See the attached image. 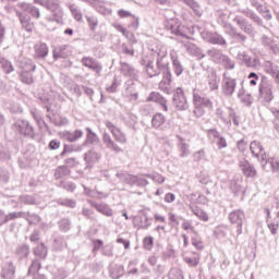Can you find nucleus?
<instances>
[{"instance_id":"f257e3e1","label":"nucleus","mask_w":279,"mask_h":279,"mask_svg":"<svg viewBox=\"0 0 279 279\" xmlns=\"http://www.w3.org/2000/svg\"><path fill=\"white\" fill-rule=\"evenodd\" d=\"M193 104L195 117H204L206 112L213 110V100L203 96L198 90H193Z\"/></svg>"},{"instance_id":"f03ea898","label":"nucleus","mask_w":279,"mask_h":279,"mask_svg":"<svg viewBox=\"0 0 279 279\" xmlns=\"http://www.w3.org/2000/svg\"><path fill=\"white\" fill-rule=\"evenodd\" d=\"M43 8H46V10H49L52 12L53 21L58 23L59 25L62 24V17L64 16V11H62V8L60 7L59 0H44L41 2Z\"/></svg>"},{"instance_id":"7ed1b4c3","label":"nucleus","mask_w":279,"mask_h":279,"mask_svg":"<svg viewBox=\"0 0 279 279\" xmlns=\"http://www.w3.org/2000/svg\"><path fill=\"white\" fill-rule=\"evenodd\" d=\"M13 128L15 132H19V134L25 136L26 138H36V130L27 120H17L13 124Z\"/></svg>"},{"instance_id":"20e7f679","label":"nucleus","mask_w":279,"mask_h":279,"mask_svg":"<svg viewBox=\"0 0 279 279\" xmlns=\"http://www.w3.org/2000/svg\"><path fill=\"white\" fill-rule=\"evenodd\" d=\"M117 178H119L121 182L129 184V186H147V184H149V181H147V179H143L138 175H133L124 171L118 172Z\"/></svg>"},{"instance_id":"39448f33","label":"nucleus","mask_w":279,"mask_h":279,"mask_svg":"<svg viewBox=\"0 0 279 279\" xmlns=\"http://www.w3.org/2000/svg\"><path fill=\"white\" fill-rule=\"evenodd\" d=\"M236 90V78H232L228 75V72L223 73L221 81V93L225 97H232Z\"/></svg>"},{"instance_id":"423d86ee","label":"nucleus","mask_w":279,"mask_h":279,"mask_svg":"<svg viewBox=\"0 0 279 279\" xmlns=\"http://www.w3.org/2000/svg\"><path fill=\"white\" fill-rule=\"evenodd\" d=\"M274 84L267 80L266 76H263L259 83V95L264 98V101L269 104L274 99Z\"/></svg>"},{"instance_id":"0eeeda50","label":"nucleus","mask_w":279,"mask_h":279,"mask_svg":"<svg viewBox=\"0 0 279 279\" xmlns=\"http://www.w3.org/2000/svg\"><path fill=\"white\" fill-rule=\"evenodd\" d=\"M202 39L206 40L210 45H219L220 47H228V41H226V38L223 36L219 35L217 32H208L203 31L201 33Z\"/></svg>"},{"instance_id":"6e6552de","label":"nucleus","mask_w":279,"mask_h":279,"mask_svg":"<svg viewBox=\"0 0 279 279\" xmlns=\"http://www.w3.org/2000/svg\"><path fill=\"white\" fill-rule=\"evenodd\" d=\"M172 104L177 110H189V101L182 87H178L174 90Z\"/></svg>"},{"instance_id":"1a4fd4ad","label":"nucleus","mask_w":279,"mask_h":279,"mask_svg":"<svg viewBox=\"0 0 279 279\" xmlns=\"http://www.w3.org/2000/svg\"><path fill=\"white\" fill-rule=\"evenodd\" d=\"M245 220V213L241 209L233 210L229 214V221L236 226L238 234H243V221Z\"/></svg>"},{"instance_id":"9d476101","label":"nucleus","mask_w":279,"mask_h":279,"mask_svg":"<svg viewBox=\"0 0 279 279\" xmlns=\"http://www.w3.org/2000/svg\"><path fill=\"white\" fill-rule=\"evenodd\" d=\"M165 27L168 32H171L174 36H180L181 38H186V27L175 23V21L170 20L165 23Z\"/></svg>"},{"instance_id":"9b49d317","label":"nucleus","mask_w":279,"mask_h":279,"mask_svg":"<svg viewBox=\"0 0 279 279\" xmlns=\"http://www.w3.org/2000/svg\"><path fill=\"white\" fill-rule=\"evenodd\" d=\"M170 69L171 68H169V65H163L161 68V65L158 64V61H156V65H154V61H149L146 64V73L148 77H157V75H160V73L163 75Z\"/></svg>"},{"instance_id":"f8f14e48","label":"nucleus","mask_w":279,"mask_h":279,"mask_svg":"<svg viewBox=\"0 0 279 279\" xmlns=\"http://www.w3.org/2000/svg\"><path fill=\"white\" fill-rule=\"evenodd\" d=\"M250 149H251V154H253L255 156V158H257V160H259L260 162H265V160H267V155L265 153V148L263 147L260 142L253 141L250 144Z\"/></svg>"},{"instance_id":"ddd939ff","label":"nucleus","mask_w":279,"mask_h":279,"mask_svg":"<svg viewBox=\"0 0 279 279\" xmlns=\"http://www.w3.org/2000/svg\"><path fill=\"white\" fill-rule=\"evenodd\" d=\"M120 73L124 75V77H131V80H136L138 77V71L134 68V65L120 61Z\"/></svg>"},{"instance_id":"4468645a","label":"nucleus","mask_w":279,"mask_h":279,"mask_svg":"<svg viewBox=\"0 0 279 279\" xmlns=\"http://www.w3.org/2000/svg\"><path fill=\"white\" fill-rule=\"evenodd\" d=\"M169 57L172 61L173 72L177 77H180L182 73H184V65L180 62V57L178 56V51L174 49L170 50Z\"/></svg>"},{"instance_id":"2eb2a0df","label":"nucleus","mask_w":279,"mask_h":279,"mask_svg":"<svg viewBox=\"0 0 279 279\" xmlns=\"http://www.w3.org/2000/svg\"><path fill=\"white\" fill-rule=\"evenodd\" d=\"M102 143L109 151H113L114 154H122L123 151V148H121L108 133L102 134Z\"/></svg>"},{"instance_id":"dca6fc26","label":"nucleus","mask_w":279,"mask_h":279,"mask_svg":"<svg viewBox=\"0 0 279 279\" xmlns=\"http://www.w3.org/2000/svg\"><path fill=\"white\" fill-rule=\"evenodd\" d=\"M233 22L236 23L238 27H240L244 34H254V27H252V24H250V22H247L242 15H235L233 17Z\"/></svg>"},{"instance_id":"f3484780","label":"nucleus","mask_w":279,"mask_h":279,"mask_svg":"<svg viewBox=\"0 0 279 279\" xmlns=\"http://www.w3.org/2000/svg\"><path fill=\"white\" fill-rule=\"evenodd\" d=\"M239 167L246 178H256V168H254V165L246 159L240 160Z\"/></svg>"},{"instance_id":"a211bd4d","label":"nucleus","mask_w":279,"mask_h":279,"mask_svg":"<svg viewBox=\"0 0 279 279\" xmlns=\"http://www.w3.org/2000/svg\"><path fill=\"white\" fill-rule=\"evenodd\" d=\"M82 64L83 66H86L87 69H90L92 71L97 73V75H101L102 66L97 62V60L90 57H85L82 59Z\"/></svg>"},{"instance_id":"6ab92c4d","label":"nucleus","mask_w":279,"mask_h":279,"mask_svg":"<svg viewBox=\"0 0 279 279\" xmlns=\"http://www.w3.org/2000/svg\"><path fill=\"white\" fill-rule=\"evenodd\" d=\"M155 53L157 56V64L161 68H163L165 65L166 66H169V63L168 61H166V58H167V47L165 46H157L156 49H155Z\"/></svg>"},{"instance_id":"aec40b11","label":"nucleus","mask_w":279,"mask_h":279,"mask_svg":"<svg viewBox=\"0 0 279 279\" xmlns=\"http://www.w3.org/2000/svg\"><path fill=\"white\" fill-rule=\"evenodd\" d=\"M147 101H154L159 104L165 112H168L169 107L167 106V100L158 92H151L147 98Z\"/></svg>"},{"instance_id":"412c9836","label":"nucleus","mask_w":279,"mask_h":279,"mask_svg":"<svg viewBox=\"0 0 279 279\" xmlns=\"http://www.w3.org/2000/svg\"><path fill=\"white\" fill-rule=\"evenodd\" d=\"M16 16L20 19V23L25 32L31 33L34 31V24L32 23V17H29V15H25L21 11H16Z\"/></svg>"},{"instance_id":"4be33fe9","label":"nucleus","mask_w":279,"mask_h":279,"mask_svg":"<svg viewBox=\"0 0 279 279\" xmlns=\"http://www.w3.org/2000/svg\"><path fill=\"white\" fill-rule=\"evenodd\" d=\"M69 56H71V47L66 45L54 48L52 52L53 60H60V58H69Z\"/></svg>"},{"instance_id":"5701e85b","label":"nucleus","mask_w":279,"mask_h":279,"mask_svg":"<svg viewBox=\"0 0 279 279\" xmlns=\"http://www.w3.org/2000/svg\"><path fill=\"white\" fill-rule=\"evenodd\" d=\"M171 82L172 78L170 69L163 74V78L159 83V88L162 90V93H166V95H171V89L169 88V86H171Z\"/></svg>"},{"instance_id":"b1692460","label":"nucleus","mask_w":279,"mask_h":279,"mask_svg":"<svg viewBox=\"0 0 279 279\" xmlns=\"http://www.w3.org/2000/svg\"><path fill=\"white\" fill-rule=\"evenodd\" d=\"M207 56L211 62H215V64H220L221 60H223V57L226 56L220 49L217 48H210L207 50Z\"/></svg>"},{"instance_id":"393cba45","label":"nucleus","mask_w":279,"mask_h":279,"mask_svg":"<svg viewBox=\"0 0 279 279\" xmlns=\"http://www.w3.org/2000/svg\"><path fill=\"white\" fill-rule=\"evenodd\" d=\"M178 150L180 158H186L191 156V145L186 144L182 137H179Z\"/></svg>"},{"instance_id":"a878e982","label":"nucleus","mask_w":279,"mask_h":279,"mask_svg":"<svg viewBox=\"0 0 279 279\" xmlns=\"http://www.w3.org/2000/svg\"><path fill=\"white\" fill-rule=\"evenodd\" d=\"M184 49H186V51L192 56H195L197 60H203V58H206V54L203 53L202 49H199L194 44H191V43L184 44Z\"/></svg>"},{"instance_id":"bb28decb","label":"nucleus","mask_w":279,"mask_h":279,"mask_svg":"<svg viewBox=\"0 0 279 279\" xmlns=\"http://www.w3.org/2000/svg\"><path fill=\"white\" fill-rule=\"evenodd\" d=\"M49 56V47H47V44H37L35 45V58L37 60L47 58Z\"/></svg>"},{"instance_id":"cd10ccee","label":"nucleus","mask_w":279,"mask_h":279,"mask_svg":"<svg viewBox=\"0 0 279 279\" xmlns=\"http://www.w3.org/2000/svg\"><path fill=\"white\" fill-rule=\"evenodd\" d=\"M207 85L209 86V90H218L219 89V77L217 76V72L211 71L208 73Z\"/></svg>"},{"instance_id":"c85d7f7f","label":"nucleus","mask_w":279,"mask_h":279,"mask_svg":"<svg viewBox=\"0 0 279 279\" xmlns=\"http://www.w3.org/2000/svg\"><path fill=\"white\" fill-rule=\"evenodd\" d=\"M99 158H101V155H99L97 151L95 150H88L85 155H84V160L87 165V167H93V165H95V162L99 161Z\"/></svg>"},{"instance_id":"c756f323","label":"nucleus","mask_w":279,"mask_h":279,"mask_svg":"<svg viewBox=\"0 0 279 279\" xmlns=\"http://www.w3.org/2000/svg\"><path fill=\"white\" fill-rule=\"evenodd\" d=\"M20 8L24 10V12H28L33 16V19H40V9L36 8L29 3H20Z\"/></svg>"},{"instance_id":"7c9ffc66","label":"nucleus","mask_w":279,"mask_h":279,"mask_svg":"<svg viewBox=\"0 0 279 279\" xmlns=\"http://www.w3.org/2000/svg\"><path fill=\"white\" fill-rule=\"evenodd\" d=\"M220 119L222 122L226 123V125H232V121L233 123L239 126V116H236V112H234V109L230 108L229 109V119H226V117H223V114L220 113Z\"/></svg>"},{"instance_id":"2f4dec72","label":"nucleus","mask_w":279,"mask_h":279,"mask_svg":"<svg viewBox=\"0 0 279 279\" xmlns=\"http://www.w3.org/2000/svg\"><path fill=\"white\" fill-rule=\"evenodd\" d=\"M262 44L269 51V53H278V46L274 44L271 38L267 37V35H264L262 37Z\"/></svg>"},{"instance_id":"473e14b6","label":"nucleus","mask_w":279,"mask_h":279,"mask_svg":"<svg viewBox=\"0 0 279 279\" xmlns=\"http://www.w3.org/2000/svg\"><path fill=\"white\" fill-rule=\"evenodd\" d=\"M109 274L113 279L123 278V275L125 274V268L123 267V265H113L110 267Z\"/></svg>"},{"instance_id":"72a5a7b5","label":"nucleus","mask_w":279,"mask_h":279,"mask_svg":"<svg viewBox=\"0 0 279 279\" xmlns=\"http://www.w3.org/2000/svg\"><path fill=\"white\" fill-rule=\"evenodd\" d=\"M54 180H62V178H66V175H71V169L66 166H59L54 170Z\"/></svg>"},{"instance_id":"f704fd0d","label":"nucleus","mask_w":279,"mask_h":279,"mask_svg":"<svg viewBox=\"0 0 279 279\" xmlns=\"http://www.w3.org/2000/svg\"><path fill=\"white\" fill-rule=\"evenodd\" d=\"M19 66L20 69H22L23 71H36V65L34 64V61H32V59L29 58H23L20 62H19Z\"/></svg>"},{"instance_id":"c9c22d12","label":"nucleus","mask_w":279,"mask_h":279,"mask_svg":"<svg viewBox=\"0 0 279 279\" xmlns=\"http://www.w3.org/2000/svg\"><path fill=\"white\" fill-rule=\"evenodd\" d=\"M14 274H15L14 264L9 263V264H7V265L2 268L1 276H2V278H4V279H14Z\"/></svg>"},{"instance_id":"e433bc0d","label":"nucleus","mask_w":279,"mask_h":279,"mask_svg":"<svg viewBox=\"0 0 279 279\" xmlns=\"http://www.w3.org/2000/svg\"><path fill=\"white\" fill-rule=\"evenodd\" d=\"M216 16L218 19V23L226 27L228 26V22L230 21V16H232V13L219 10L216 12Z\"/></svg>"},{"instance_id":"4c0bfd02","label":"nucleus","mask_w":279,"mask_h":279,"mask_svg":"<svg viewBox=\"0 0 279 279\" xmlns=\"http://www.w3.org/2000/svg\"><path fill=\"white\" fill-rule=\"evenodd\" d=\"M94 208L101 215H105V217H112V208L106 204H93Z\"/></svg>"},{"instance_id":"58836bf2","label":"nucleus","mask_w":279,"mask_h":279,"mask_svg":"<svg viewBox=\"0 0 279 279\" xmlns=\"http://www.w3.org/2000/svg\"><path fill=\"white\" fill-rule=\"evenodd\" d=\"M85 131L87 132L85 143L89 145H95V143H99V136L93 131V129L87 126Z\"/></svg>"},{"instance_id":"ea45409f","label":"nucleus","mask_w":279,"mask_h":279,"mask_svg":"<svg viewBox=\"0 0 279 279\" xmlns=\"http://www.w3.org/2000/svg\"><path fill=\"white\" fill-rule=\"evenodd\" d=\"M84 136V132L82 130H75L74 132H66L65 133V140H68L69 143H75L76 141H80Z\"/></svg>"},{"instance_id":"a19ab883","label":"nucleus","mask_w":279,"mask_h":279,"mask_svg":"<svg viewBox=\"0 0 279 279\" xmlns=\"http://www.w3.org/2000/svg\"><path fill=\"white\" fill-rule=\"evenodd\" d=\"M167 121V118L162 113H156L151 119V125L155 128V130H158V128H161L165 125V122Z\"/></svg>"},{"instance_id":"79ce46f5","label":"nucleus","mask_w":279,"mask_h":279,"mask_svg":"<svg viewBox=\"0 0 279 279\" xmlns=\"http://www.w3.org/2000/svg\"><path fill=\"white\" fill-rule=\"evenodd\" d=\"M191 210L193 213V215H195V217H198L201 219V221H208L209 217L208 214L206 211H204L202 208L192 205Z\"/></svg>"},{"instance_id":"37998d69","label":"nucleus","mask_w":279,"mask_h":279,"mask_svg":"<svg viewBox=\"0 0 279 279\" xmlns=\"http://www.w3.org/2000/svg\"><path fill=\"white\" fill-rule=\"evenodd\" d=\"M16 256L20 260L27 258L29 256V246L27 244H22L16 248Z\"/></svg>"},{"instance_id":"c03bdc74","label":"nucleus","mask_w":279,"mask_h":279,"mask_svg":"<svg viewBox=\"0 0 279 279\" xmlns=\"http://www.w3.org/2000/svg\"><path fill=\"white\" fill-rule=\"evenodd\" d=\"M219 64H221L223 69H226L227 71H233V69L236 66V63L234 62V60H232L227 54H225V57L222 58Z\"/></svg>"},{"instance_id":"a18cd8bd","label":"nucleus","mask_w":279,"mask_h":279,"mask_svg":"<svg viewBox=\"0 0 279 279\" xmlns=\"http://www.w3.org/2000/svg\"><path fill=\"white\" fill-rule=\"evenodd\" d=\"M112 136L116 143H119L120 145H125V143H128V136L125 135V133H123V131H121V129L114 131L112 133Z\"/></svg>"},{"instance_id":"49530a36","label":"nucleus","mask_w":279,"mask_h":279,"mask_svg":"<svg viewBox=\"0 0 279 279\" xmlns=\"http://www.w3.org/2000/svg\"><path fill=\"white\" fill-rule=\"evenodd\" d=\"M201 255L199 253H194V256H185L183 258L184 263H186V265H189L190 267H197V265H199V260H201Z\"/></svg>"},{"instance_id":"de8ad7c7","label":"nucleus","mask_w":279,"mask_h":279,"mask_svg":"<svg viewBox=\"0 0 279 279\" xmlns=\"http://www.w3.org/2000/svg\"><path fill=\"white\" fill-rule=\"evenodd\" d=\"M264 71L268 75H272V77L279 72L278 65L274 64L271 61H266L264 64Z\"/></svg>"},{"instance_id":"09e8293b","label":"nucleus","mask_w":279,"mask_h":279,"mask_svg":"<svg viewBox=\"0 0 279 279\" xmlns=\"http://www.w3.org/2000/svg\"><path fill=\"white\" fill-rule=\"evenodd\" d=\"M243 14H245L247 19H251L253 23H256V25L263 27V19H260V16H258L254 11H243Z\"/></svg>"},{"instance_id":"8fccbe9b","label":"nucleus","mask_w":279,"mask_h":279,"mask_svg":"<svg viewBox=\"0 0 279 279\" xmlns=\"http://www.w3.org/2000/svg\"><path fill=\"white\" fill-rule=\"evenodd\" d=\"M244 66H246L247 69H254L255 71H258V69H260V59L248 57L246 64H244Z\"/></svg>"},{"instance_id":"3c124183","label":"nucleus","mask_w":279,"mask_h":279,"mask_svg":"<svg viewBox=\"0 0 279 279\" xmlns=\"http://www.w3.org/2000/svg\"><path fill=\"white\" fill-rule=\"evenodd\" d=\"M24 217H27V214L25 211H12L7 215V223L9 221H16V219H24Z\"/></svg>"},{"instance_id":"603ef678","label":"nucleus","mask_w":279,"mask_h":279,"mask_svg":"<svg viewBox=\"0 0 279 279\" xmlns=\"http://www.w3.org/2000/svg\"><path fill=\"white\" fill-rule=\"evenodd\" d=\"M19 199L21 204H25L26 206H34L38 204V201L33 195H22Z\"/></svg>"},{"instance_id":"864d4df0","label":"nucleus","mask_w":279,"mask_h":279,"mask_svg":"<svg viewBox=\"0 0 279 279\" xmlns=\"http://www.w3.org/2000/svg\"><path fill=\"white\" fill-rule=\"evenodd\" d=\"M231 36L234 38V40H236V43H240L241 45L247 40V36H245L243 33L236 32L234 26H231Z\"/></svg>"},{"instance_id":"5fc2aeb1","label":"nucleus","mask_w":279,"mask_h":279,"mask_svg":"<svg viewBox=\"0 0 279 279\" xmlns=\"http://www.w3.org/2000/svg\"><path fill=\"white\" fill-rule=\"evenodd\" d=\"M0 64L4 73L10 74L14 72V65H12V62L8 61L5 58H0Z\"/></svg>"},{"instance_id":"6e6d98bb","label":"nucleus","mask_w":279,"mask_h":279,"mask_svg":"<svg viewBox=\"0 0 279 279\" xmlns=\"http://www.w3.org/2000/svg\"><path fill=\"white\" fill-rule=\"evenodd\" d=\"M26 217L24 219L29 223V226H36V223H40V216L36 214H29V211H25Z\"/></svg>"},{"instance_id":"4d7b16f0","label":"nucleus","mask_w":279,"mask_h":279,"mask_svg":"<svg viewBox=\"0 0 279 279\" xmlns=\"http://www.w3.org/2000/svg\"><path fill=\"white\" fill-rule=\"evenodd\" d=\"M40 267H41L40 259H38V258L33 259V263L28 268L29 276H34V275L38 274V271H40Z\"/></svg>"},{"instance_id":"13d9d810","label":"nucleus","mask_w":279,"mask_h":279,"mask_svg":"<svg viewBox=\"0 0 279 279\" xmlns=\"http://www.w3.org/2000/svg\"><path fill=\"white\" fill-rule=\"evenodd\" d=\"M34 71H22L21 80L24 84H34V75H32Z\"/></svg>"},{"instance_id":"bf43d9fd","label":"nucleus","mask_w":279,"mask_h":279,"mask_svg":"<svg viewBox=\"0 0 279 279\" xmlns=\"http://www.w3.org/2000/svg\"><path fill=\"white\" fill-rule=\"evenodd\" d=\"M34 254L38 258H47V247L45 244L40 243L37 247H35Z\"/></svg>"},{"instance_id":"052dcab7","label":"nucleus","mask_w":279,"mask_h":279,"mask_svg":"<svg viewBox=\"0 0 279 279\" xmlns=\"http://www.w3.org/2000/svg\"><path fill=\"white\" fill-rule=\"evenodd\" d=\"M60 187L64 189V191H68L69 193H73L77 189V185L71 181H61Z\"/></svg>"},{"instance_id":"680f3d73","label":"nucleus","mask_w":279,"mask_h":279,"mask_svg":"<svg viewBox=\"0 0 279 279\" xmlns=\"http://www.w3.org/2000/svg\"><path fill=\"white\" fill-rule=\"evenodd\" d=\"M48 119H50V122L53 123L57 128H62V125H66L69 123V120L66 118H51L50 116H47Z\"/></svg>"},{"instance_id":"e2e57ef3","label":"nucleus","mask_w":279,"mask_h":279,"mask_svg":"<svg viewBox=\"0 0 279 279\" xmlns=\"http://www.w3.org/2000/svg\"><path fill=\"white\" fill-rule=\"evenodd\" d=\"M85 19L87 20L89 29H92V32H95L97 29V26L99 25V20H97V17L93 15H86Z\"/></svg>"},{"instance_id":"0e129e2a","label":"nucleus","mask_w":279,"mask_h":279,"mask_svg":"<svg viewBox=\"0 0 279 279\" xmlns=\"http://www.w3.org/2000/svg\"><path fill=\"white\" fill-rule=\"evenodd\" d=\"M68 8L72 12L75 21H78V22L82 21L83 19L82 11H80L75 4H68Z\"/></svg>"},{"instance_id":"69168bd1","label":"nucleus","mask_w":279,"mask_h":279,"mask_svg":"<svg viewBox=\"0 0 279 279\" xmlns=\"http://www.w3.org/2000/svg\"><path fill=\"white\" fill-rule=\"evenodd\" d=\"M169 279H184L182 270L179 268H172L168 274Z\"/></svg>"},{"instance_id":"338daca9","label":"nucleus","mask_w":279,"mask_h":279,"mask_svg":"<svg viewBox=\"0 0 279 279\" xmlns=\"http://www.w3.org/2000/svg\"><path fill=\"white\" fill-rule=\"evenodd\" d=\"M252 8H255L257 12H263L265 9V0H250Z\"/></svg>"},{"instance_id":"774afa93","label":"nucleus","mask_w":279,"mask_h":279,"mask_svg":"<svg viewBox=\"0 0 279 279\" xmlns=\"http://www.w3.org/2000/svg\"><path fill=\"white\" fill-rule=\"evenodd\" d=\"M144 248H146L148 252H151V248L154 247V236H146L143 241Z\"/></svg>"}]
</instances>
